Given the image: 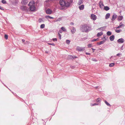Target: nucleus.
Returning a JSON list of instances; mask_svg holds the SVG:
<instances>
[{
  "label": "nucleus",
  "mask_w": 125,
  "mask_h": 125,
  "mask_svg": "<svg viewBox=\"0 0 125 125\" xmlns=\"http://www.w3.org/2000/svg\"><path fill=\"white\" fill-rule=\"evenodd\" d=\"M61 6L60 8V10H63L64 9V8L66 7H69L70 5V3L68 2H66L64 0H61L59 2Z\"/></svg>",
  "instance_id": "nucleus-1"
},
{
  "label": "nucleus",
  "mask_w": 125,
  "mask_h": 125,
  "mask_svg": "<svg viewBox=\"0 0 125 125\" xmlns=\"http://www.w3.org/2000/svg\"><path fill=\"white\" fill-rule=\"evenodd\" d=\"M81 30L83 32H87L91 30V28L89 25L84 24L82 25Z\"/></svg>",
  "instance_id": "nucleus-2"
},
{
  "label": "nucleus",
  "mask_w": 125,
  "mask_h": 125,
  "mask_svg": "<svg viewBox=\"0 0 125 125\" xmlns=\"http://www.w3.org/2000/svg\"><path fill=\"white\" fill-rule=\"evenodd\" d=\"M85 47H80L78 46L76 48V49L79 51H83L85 50Z\"/></svg>",
  "instance_id": "nucleus-3"
},
{
  "label": "nucleus",
  "mask_w": 125,
  "mask_h": 125,
  "mask_svg": "<svg viewBox=\"0 0 125 125\" xmlns=\"http://www.w3.org/2000/svg\"><path fill=\"white\" fill-rule=\"evenodd\" d=\"M91 18L92 20L94 21H95L97 17L95 15L92 14L91 15Z\"/></svg>",
  "instance_id": "nucleus-4"
},
{
  "label": "nucleus",
  "mask_w": 125,
  "mask_h": 125,
  "mask_svg": "<svg viewBox=\"0 0 125 125\" xmlns=\"http://www.w3.org/2000/svg\"><path fill=\"white\" fill-rule=\"evenodd\" d=\"M30 10L32 11H35L36 10V9L34 6H30L29 8Z\"/></svg>",
  "instance_id": "nucleus-5"
},
{
  "label": "nucleus",
  "mask_w": 125,
  "mask_h": 125,
  "mask_svg": "<svg viewBox=\"0 0 125 125\" xmlns=\"http://www.w3.org/2000/svg\"><path fill=\"white\" fill-rule=\"evenodd\" d=\"M52 12V10L50 9H48L46 10V13L48 14H51Z\"/></svg>",
  "instance_id": "nucleus-6"
},
{
  "label": "nucleus",
  "mask_w": 125,
  "mask_h": 125,
  "mask_svg": "<svg viewBox=\"0 0 125 125\" xmlns=\"http://www.w3.org/2000/svg\"><path fill=\"white\" fill-rule=\"evenodd\" d=\"M117 17V15L115 13H114L113 14L112 17V21H114Z\"/></svg>",
  "instance_id": "nucleus-7"
},
{
  "label": "nucleus",
  "mask_w": 125,
  "mask_h": 125,
  "mask_svg": "<svg viewBox=\"0 0 125 125\" xmlns=\"http://www.w3.org/2000/svg\"><path fill=\"white\" fill-rule=\"evenodd\" d=\"M99 5L100 8L101 9H103L104 7V5L103 2L101 1H100L99 3Z\"/></svg>",
  "instance_id": "nucleus-8"
},
{
  "label": "nucleus",
  "mask_w": 125,
  "mask_h": 125,
  "mask_svg": "<svg viewBox=\"0 0 125 125\" xmlns=\"http://www.w3.org/2000/svg\"><path fill=\"white\" fill-rule=\"evenodd\" d=\"M35 2L33 1H31L29 3L28 5L29 6H34Z\"/></svg>",
  "instance_id": "nucleus-9"
},
{
  "label": "nucleus",
  "mask_w": 125,
  "mask_h": 125,
  "mask_svg": "<svg viewBox=\"0 0 125 125\" xmlns=\"http://www.w3.org/2000/svg\"><path fill=\"white\" fill-rule=\"evenodd\" d=\"M124 40L122 38H121L117 40V42L119 43H122L124 42Z\"/></svg>",
  "instance_id": "nucleus-10"
},
{
  "label": "nucleus",
  "mask_w": 125,
  "mask_h": 125,
  "mask_svg": "<svg viewBox=\"0 0 125 125\" xmlns=\"http://www.w3.org/2000/svg\"><path fill=\"white\" fill-rule=\"evenodd\" d=\"M28 0H22L21 2V3L22 4L26 5L28 3Z\"/></svg>",
  "instance_id": "nucleus-11"
},
{
  "label": "nucleus",
  "mask_w": 125,
  "mask_h": 125,
  "mask_svg": "<svg viewBox=\"0 0 125 125\" xmlns=\"http://www.w3.org/2000/svg\"><path fill=\"white\" fill-rule=\"evenodd\" d=\"M124 26V25L122 24V22H121L119 24V25L118 27L115 28L116 29H120L121 28V27H123Z\"/></svg>",
  "instance_id": "nucleus-12"
},
{
  "label": "nucleus",
  "mask_w": 125,
  "mask_h": 125,
  "mask_svg": "<svg viewBox=\"0 0 125 125\" xmlns=\"http://www.w3.org/2000/svg\"><path fill=\"white\" fill-rule=\"evenodd\" d=\"M21 9L23 10H28L27 8L25 6H22L21 7Z\"/></svg>",
  "instance_id": "nucleus-13"
},
{
  "label": "nucleus",
  "mask_w": 125,
  "mask_h": 125,
  "mask_svg": "<svg viewBox=\"0 0 125 125\" xmlns=\"http://www.w3.org/2000/svg\"><path fill=\"white\" fill-rule=\"evenodd\" d=\"M79 9L80 10H82L84 8V5H81L78 7Z\"/></svg>",
  "instance_id": "nucleus-14"
},
{
  "label": "nucleus",
  "mask_w": 125,
  "mask_h": 125,
  "mask_svg": "<svg viewBox=\"0 0 125 125\" xmlns=\"http://www.w3.org/2000/svg\"><path fill=\"white\" fill-rule=\"evenodd\" d=\"M114 38L115 36L113 35L111 36L110 37V40L112 41H113L114 39Z\"/></svg>",
  "instance_id": "nucleus-15"
},
{
  "label": "nucleus",
  "mask_w": 125,
  "mask_h": 125,
  "mask_svg": "<svg viewBox=\"0 0 125 125\" xmlns=\"http://www.w3.org/2000/svg\"><path fill=\"white\" fill-rule=\"evenodd\" d=\"M73 29L71 30V32L73 34L75 33L76 31L75 28L74 27H72Z\"/></svg>",
  "instance_id": "nucleus-16"
},
{
  "label": "nucleus",
  "mask_w": 125,
  "mask_h": 125,
  "mask_svg": "<svg viewBox=\"0 0 125 125\" xmlns=\"http://www.w3.org/2000/svg\"><path fill=\"white\" fill-rule=\"evenodd\" d=\"M117 18L118 21H121L123 19V17L122 16H119Z\"/></svg>",
  "instance_id": "nucleus-17"
},
{
  "label": "nucleus",
  "mask_w": 125,
  "mask_h": 125,
  "mask_svg": "<svg viewBox=\"0 0 125 125\" xmlns=\"http://www.w3.org/2000/svg\"><path fill=\"white\" fill-rule=\"evenodd\" d=\"M110 16V14L109 13H107L105 16V19H107L109 18Z\"/></svg>",
  "instance_id": "nucleus-18"
},
{
  "label": "nucleus",
  "mask_w": 125,
  "mask_h": 125,
  "mask_svg": "<svg viewBox=\"0 0 125 125\" xmlns=\"http://www.w3.org/2000/svg\"><path fill=\"white\" fill-rule=\"evenodd\" d=\"M83 0H79L78 3V4L79 5H80L83 3Z\"/></svg>",
  "instance_id": "nucleus-19"
},
{
  "label": "nucleus",
  "mask_w": 125,
  "mask_h": 125,
  "mask_svg": "<svg viewBox=\"0 0 125 125\" xmlns=\"http://www.w3.org/2000/svg\"><path fill=\"white\" fill-rule=\"evenodd\" d=\"M104 42V41H102L100 42H97V44L99 45H100L102 44H103Z\"/></svg>",
  "instance_id": "nucleus-20"
},
{
  "label": "nucleus",
  "mask_w": 125,
  "mask_h": 125,
  "mask_svg": "<svg viewBox=\"0 0 125 125\" xmlns=\"http://www.w3.org/2000/svg\"><path fill=\"white\" fill-rule=\"evenodd\" d=\"M104 9L105 10L107 11L109 10V8L107 6H104Z\"/></svg>",
  "instance_id": "nucleus-21"
},
{
  "label": "nucleus",
  "mask_w": 125,
  "mask_h": 125,
  "mask_svg": "<svg viewBox=\"0 0 125 125\" xmlns=\"http://www.w3.org/2000/svg\"><path fill=\"white\" fill-rule=\"evenodd\" d=\"M102 34L103 33L102 32H98L97 34V36L98 37H100Z\"/></svg>",
  "instance_id": "nucleus-22"
},
{
  "label": "nucleus",
  "mask_w": 125,
  "mask_h": 125,
  "mask_svg": "<svg viewBox=\"0 0 125 125\" xmlns=\"http://www.w3.org/2000/svg\"><path fill=\"white\" fill-rule=\"evenodd\" d=\"M104 102L105 104L107 106H111L110 104L109 103L106 101L105 100Z\"/></svg>",
  "instance_id": "nucleus-23"
},
{
  "label": "nucleus",
  "mask_w": 125,
  "mask_h": 125,
  "mask_svg": "<svg viewBox=\"0 0 125 125\" xmlns=\"http://www.w3.org/2000/svg\"><path fill=\"white\" fill-rule=\"evenodd\" d=\"M45 18L47 19H53V18L52 17H50L48 15L46 16H45Z\"/></svg>",
  "instance_id": "nucleus-24"
},
{
  "label": "nucleus",
  "mask_w": 125,
  "mask_h": 125,
  "mask_svg": "<svg viewBox=\"0 0 125 125\" xmlns=\"http://www.w3.org/2000/svg\"><path fill=\"white\" fill-rule=\"evenodd\" d=\"M115 31L117 33H119L122 31V30L121 29L120 30H117L116 29L115 30Z\"/></svg>",
  "instance_id": "nucleus-25"
},
{
  "label": "nucleus",
  "mask_w": 125,
  "mask_h": 125,
  "mask_svg": "<svg viewBox=\"0 0 125 125\" xmlns=\"http://www.w3.org/2000/svg\"><path fill=\"white\" fill-rule=\"evenodd\" d=\"M101 101V99L100 98H98L96 100V101L97 102H99L100 103V102Z\"/></svg>",
  "instance_id": "nucleus-26"
},
{
  "label": "nucleus",
  "mask_w": 125,
  "mask_h": 125,
  "mask_svg": "<svg viewBox=\"0 0 125 125\" xmlns=\"http://www.w3.org/2000/svg\"><path fill=\"white\" fill-rule=\"evenodd\" d=\"M61 29L63 31H66V30L65 29V27H61Z\"/></svg>",
  "instance_id": "nucleus-27"
},
{
  "label": "nucleus",
  "mask_w": 125,
  "mask_h": 125,
  "mask_svg": "<svg viewBox=\"0 0 125 125\" xmlns=\"http://www.w3.org/2000/svg\"><path fill=\"white\" fill-rule=\"evenodd\" d=\"M45 26V25L44 24H41L40 26V28L42 29L44 28Z\"/></svg>",
  "instance_id": "nucleus-28"
},
{
  "label": "nucleus",
  "mask_w": 125,
  "mask_h": 125,
  "mask_svg": "<svg viewBox=\"0 0 125 125\" xmlns=\"http://www.w3.org/2000/svg\"><path fill=\"white\" fill-rule=\"evenodd\" d=\"M111 32L110 31H108L107 32V34L108 36L111 35Z\"/></svg>",
  "instance_id": "nucleus-29"
},
{
  "label": "nucleus",
  "mask_w": 125,
  "mask_h": 125,
  "mask_svg": "<svg viewBox=\"0 0 125 125\" xmlns=\"http://www.w3.org/2000/svg\"><path fill=\"white\" fill-rule=\"evenodd\" d=\"M62 19V17H61L58 18L57 20L56 21H60Z\"/></svg>",
  "instance_id": "nucleus-30"
},
{
  "label": "nucleus",
  "mask_w": 125,
  "mask_h": 125,
  "mask_svg": "<svg viewBox=\"0 0 125 125\" xmlns=\"http://www.w3.org/2000/svg\"><path fill=\"white\" fill-rule=\"evenodd\" d=\"M115 64L114 63H111L110 64L109 66L111 67L115 65Z\"/></svg>",
  "instance_id": "nucleus-31"
},
{
  "label": "nucleus",
  "mask_w": 125,
  "mask_h": 125,
  "mask_svg": "<svg viewBox=\"0 0 125 125\" xmlns=\"http://www.w3.org/2000/svg\"><path fill=\"white\" fill-rule=\"evenodd\" d=\"M43 20L41 18L39 19L38 20V21L39 22H43Z\"/></svg>",
  "instance_id": "nucleus-32"
},
{
  "label": "nucleus",
  "mask_w": 125,
  "mask_h": 125,
  "mask_svg": "<svg viewBox=\"0 0 125 125\" xmlns=\"http://www.w3.org/2000/svg\"><path fill=\"white\" fill-rule=\"evenodd\" d=\"M66 42L67 44H70V41L69 40H66Z\"/></svg>",
  "instance_id": "nucleus-33"
},
{
  "label": "nucleus",
  "mask_w": 125,
  "mask_h": 125,
  "mask_svg": "<svg viewBox=\"0 0 125 125\" xmlns=\"http://www.w3.org/2000/svg\"><path fill=\"white\" fill-rule=\"evenodd\" d=\"M4 37L6 39H7L8 38V35L7 34L5 35Z\"/></svg>",
  "instance_id": "nucleus-34"
},
{
  "label": "nucleus",
  "mask_w": 125,
  "mask_h": 125,
  "mask_svg": "<svg viewBox=\"0 0 125 125\" xmlns=\"http://www.w3.org/2000/svg\"><path fill=\"white\" fill-rule=\"evenodd\" d=\"M98 38L94 39H93L91 41V42H94V41H96L98 40Z\"/></svg>",
  "instance_id": "nucleus-35"
},
{
  "label": "nucleus",
  "mask_w": 125,
  "mask_h": 125,
  "mask_svg": "<svg viewBox=\"0 0 125 125\" xmlns=\"http://www.w3.org/2000/svg\"><path fill=\"white\" fill-rule=\"evenodd\" d=\"M2 2L3 4H5L6 3V1L5 0H2L1 1Z\"/></svg>",
  "instance_id": "nucleus-36"
},
{
  "label": "nucleus",
  "mask_w": 125,
  "mask_h": 125,
  "mask_svg": "<svg viewBox=\"0 0 125 125\" xmlns=\"http://www.w3.org/2000/svg\"><path fill=\"white\" fill-rule=\"evenodd\" d=\"M58 35L60 39H61V34L59 33H58Z\"/></svg>",
  "instance_id": "nucleus-37"
},
{
  "label": "nucleus",
  "mask_w": 125,
  "mask_h": 125,
  "mask_svg": "<svg viewBox=\"0 0 125 125\" xmlns=\"http://www.w3.org/2000/svg\"><path fill=\"white\" fill-rule=\"evenodd\" d=\"M92 46V45L91 44H89L88 45V48L91 47Z\"/></svg>",
  "instance_id": "nucleus-38"
},
{
  "label": "nucleus",
  "mask_w": 125,
  "mask_h": 125,
  "mask_svg": "<svg viewBox=\"0 0 125 125\" xmlns=\"http://www.w3.org/2000/svg\"><path fill=\"white\" fill-rule=\"evenodd\" d=\"M69 59H72V58H73V56H72L71 55H69Z\"/></svg>",
  "instance_id": "nucleus-39"
},
{
  "label": "nucleus",
  "mask_w": 125,
  "mask_h": 125,
  "mask_svg": "<svg viewBox=\"0 0 125 125\" xmlns=\"http://www.w3.org/2000/svg\"><path fill=\"white\" fill-rule=\"evenodd\" d=\"M48 44L50 45H53V46H55L54 44V43H48Z\"/></svg>",
  "instance_id": "nucleus-40"
},
{
  "label": "nucleus",
  "mask_w": 125,
  "mask_h": 125,
  "mask_svg": "<svg viewBox=\"0 0 125 125\" xmlns=\"http://www.w3.org/2000/svg\"><path fill=\"white\" fill-rule=\"evenodd\" d=\"M102 39L103 40V41H104V42L106 40V39L105 38V37L104 36V38H102Z\"/></svg>",
  "instance_id": "nucleus-41"
},
{
  "label": "nucleus",
  "mask_w": 125,
  "mask_h": 125,
  "mask_svg": "<svg viewBox=\"0 0 125 125\" xmlns=\"http://www.w3.org/2000/svg\"><path fill=\"white\" fill-rule=\"evenodd\" d=\"M0 9L2 10H4V9L2 7L0 6Z\"/></svg>",
  "instance_id": "nucleus-42"
},
{
  "label": "nucleus",
  "mask_w": 125,
  "mask_h": 125,
  "mask_svg": "<svg viewBox=\"0 0 125 125\" xmlns=\"http://www.w3.org/2000/svg\"><path fill=\"white\" fill-rule=\"evenodd\" d=\"M52 40L53 41H57V39L56 38H53L52 39Z\"/></svg>",
  "instance_id": "nucleus-43"
},
{
  "label": "nucleus",
  "mask_w": 125,
  "mask_h": 125,
  "mask_svg": "<svg viewBox=\"0 0 125 125\" xmlns=\"http://www.w3.org/2000/svg\"><path fill=\"white\" fill-rule=\"evenodd\" d=\"M115 57V56H112L111 58H110V59H112L113 58H114V57Z\"/></svg>",
  "instance_id": "nucleus-44"
},
{
  "label": "nucleus",
  "mask_w": 125,
  "mask_h": 125,
  "mask_svg": "<svg viewBox=\"0 0 125 125\" xmlns=\"http://www.w3.org/2000/svg\"><path fill=\"white\" fill-rule=\"evenodd\" d=\"M86 54L87 55H90V53H87V52H86Z\"/></svg>",
  "instance_id": "nucleus-45"
},
{
  "label": "nucleus",
  "mask_w": 125,
  "mask_h": 125,
  "mask_svg": "<svg viewBox=\"0 0 125 125\" xmlns=\"http://www.w3.org/2000/svg\"><path fill=\"white\" fill-rule=\"evenodd\" d=\"M121 55V53H118V54H116V56H118L119 55Z\"/></svg>",
  "instance_id": "nucleus-46"
},
{
  "label": "nucleus",
  "mask_w": 125,
  "mask_h": 125,
  "mask_svg": "<svg viewBox=\"0 0 125 125\" xmlns=\"http://www.w3.org/2000/svg\"><path fill=\"white\" fill-rule=\"evenodd\" d=\"M94 104V105H99V104H98L95 103V104Z\"/></svg>",
  "instance_id": "nucleus-47"
},
{
  "label": "nucleus",
  "mask_w": 125,
  "mask_h": 125,
  "mask_svg": "<svg viewBox=\"0 0 125 125\" xmlns=\"http://www.w3.org/2000/svg\"><path fill=\"white\" fill-rule=\"evenodd\" d=\"M91 106H94V104H91Z\"/></svg>",
  "instance_id": "nucleus-48"
},
{
  "label": "nucleus",
  "mask_w": 125,
  "mask_h": 125,
  "mask_svg": "<svg viewBox=\"0 0 125 125\" xmlns=\"http://www.w3.org/2000/svg\"><path fill=\"white\" fill-rule=\"evenodd\" d=\"M59 32L60 33H62V31L61 30H59Z\"/></svg>",
  "instance_id": "nucleus-49"
},
{
  "label": "nucleus",
  "mask_w": 125,
  "mask_h": 125,
  "mask_svg": "<svg viewBox=\"0 0 125 125\" xmlns=\"http://www.w3.org/2000/svg\"><path fill=\"white\" fill-rule=\"evenodd\" d=\"M74 24L73 23H70V24L71 25H73Z\"/></svg>",
  "instance_id": "nucleus-50"
},
{
  "label": "nucleus",
  "mask_w": 125,
  "mask_h": 125,
  "mask_svg": "<svg viewBox=\"0 0 125 125\" xmlns=\"http://www.w3.org/2000/svg\"><path fill=\"white\" fill-rule=\"evenodd\" d=\"M22 41L23 42H25V40L24 39H22Z\"/></svg>",
  "instance_id": "nucleus-51"
},
{
  "label": "nucleus",
  "mask_w": 125,
  "mask_h": 125,
  "mask_svg": "<svg viewBox=\"0 0 125 125\" xmlns=\"http://www.w3.org/2000/svg\"><path fill=\"white\" fill-rule=\"evenodd\" d=\"M92 50H93V52H94V50H95V49H93V48H92Z\"/></svg>",
  "instance_id": "nucleus-52"
},
{
  "label": "nucleus",
  "mask_w": 125,
  "mask_h": 125,
  "mask_svg": "<svg viewBox=\"0 0 125 125\" xmlns=\"http://www.w3.org/2000/svg\"><path fill=\"white\" fill-rule=\"evenodd\" d=\"M93 60L94 61H97L95 59H94V60Z\"/></svg>",
  "instance_id": "nucleus-53"
},
{
  "label": "nucleus",
  "mask_w": 125,
  "mask_h": 125,
  "mask_svg": "<svg viewBox=\"0 0 125 125\" xmlns=\"http://www.w3.org/2000/svg\"><path fill=\"white\" fill-rule=\"evenodd\" d=\"M73 0H70V2H71V3H72V2H73Z\"/></svg>",
  "instance_id": "nucleus-54"
},
{
  "label": "nucleus",
  "mask_w": 125,
  "mask_h": 125,
  "mask_svg": "<svg viewBox=\"0 0 125 125\" xmlns=\"http://www.w3.org/2000/svg\"><path fill=\"white\" fill-rule=\"evenodd\" d=\"M45 52L47 53H48V52H47L46 51Z\"/></svg>",
  "instance_id": "nucleus-55"
},
{
  "label": "nucleus",
  "mask_w": 125,
  "mask_h": 125,
  "mask_svg": "<svg viewBox=\"0 0 125 125\" xmlns=\"http://www.w3.org/2000/svg\"><path fill=\"white\" fill-rule=\"evenodd\" d=\"M75 57V58H76L77 57H75H75Z\"/></svg>",
  "instance_id": "nucleus-56"
},
{
  "label": "nucleus",
  "mask_w": 125,
  "mask_h": 125,
  "mask_svg": "<svg viewBox=\"0 0 125 125\" xmlns=\"http://www.w3.org/2000/svg\"><path fill=\"white\" fill-rule=\"evenodd\" d=\"M123 47V46H122V47Z\"/></svg>",
  "instance_id": "nucleus-57"
},
{
  "label": "nucleus",
  "mask_w": 125,
  "mask_h": 125,
  "mask_svg": "<svg viewBox=\"0 0 125 125\" xmlns=\"http://www.w3.org/2000/svg\"><path fill=\"white\" fill-rule=\"evenodd\" d=\"M97 87H96V88Z\"/></svg>",
  "instance_id": "nucleus-58"
}]
</instances>
